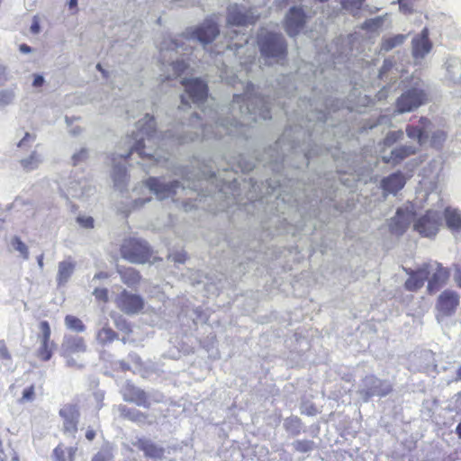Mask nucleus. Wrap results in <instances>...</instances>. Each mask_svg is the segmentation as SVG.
I'll use <instances>...</instances> for the list:
<instances>
[{
	"instance_id": "obj_15",
	"label": "nucleus",
	"mask_w": 461,
	"mask_h": 461,
	"mask_svg": "<svg viewBox=\"0 0 461 461\" xmlns=\"http://www.w3.org/2000/svg\"><path fill=\"white\" fill-rule=\"evenodd\" d=\"M458 303L459 295L457 293L450 290L444 291L438 299V321H441L443 317L452 315L455 312Z\"/></svg>"
},
{
	"instance_id": "obj_35",
	"label": "nucleus",
	"mask_w": 461,
	"mask_h": 461,
	"mask_svg": "<svg viewBox=\"0 0 461 461\" xmlns=\"http://www.w3.org/2000/svg\"><path fill=\"white\" fill-rule=\"evenodd\" d=\"M406 133L409 138L417 140L420 145H421L428 138V135L424 131L415 126H407Z\"/></svg>"
},
{
	"instance_id": "obj_40",
	"label": "nucleus",
	"mask_w": 461,
	"mask_h": 461,
	"mask_svg": "<svg viewBox=\"0 0 461 461\" xmlns=\"http://www.w3.org/2000/svg\"><path fill=\"white\" fill-rule=\"evenodd\" d=\"M51 356H52V343H50V341H49V342L41 341V346L38 350V357L44 361H48L51 358Z\"/></svg>"
},
{
	"instance_id": "obj_64",
	"label": "nucleus",
	"mask_w": 461,
	"mask_h": 461,
	"mask_svg": "<svg viewBox=\"0 0 461 461\" xmlns=\"http://www.w3.org/2000/svg\"><path fill=\"white\" fill-rule=\"evenodd\" d=\"M456 433L461 438V421L458 423V425L456 428Z\"/></svg>"
},
{
	"instance_id": "obj_53",
	"label": "nucleus",
	"mask_w": 461,
	"mask_h": 461,
	"mask_svg": "<svg viewBox=\"0 0 461 461\" xmlns=\"http://www.w3.org/2000/svg\"><path fill=\"white\" fill-rule=\"evenodd\" d=\"M170 4H172V5H174V6H181V7L188 6V5H192L189 2V0H170Z\"/></svg>"
},
{
	"instance_id": "obj_13",
	"label": "nucleus",
	"mask_w": 461,
	"mask_h": 461,
	"mask_svg": "<svg viewBox=\"0 0 461 461\" xmlns=\"http://www.w3.org/2000/svg\"><path fill=\"white\" fill-rule=\"evenodd\" d=\"M59 413L62 419V428L64 433L75 437V434L77 431L80 417L78 406L72 403L65 404L60 408Z\"/></svg>"
},
{
	"instance_id": "obj_10",
	"label": "nucleus",
	"mask_w": 461,
	"mask_h": 461,
	"mask_svg": "<svg viewBox=\"0 0 461 461\" xmlns=\"http://www.w3.org/2000/svg\"><path fill=\"white\" fill-rule=\"evenodd\" d=\"M122 257L131 263L143 264L149 258V248L145 240L131 239L122 246Z\"/></svg>"
},
{
	"instance_id": "obj_25",
	"label": "nucleus",
	"mask_w": 461,
	"mask_h": 461,
	"mask_svg": "<svg viewBox=\"0 0 461 461\" xmlns=\"http://www.w3.org/2000/svg\"><path fill=\"white\" fill-rule=\"evenodd\" d=\"M408 38V34H396L384 36L380 42V53H385L402 46Z\"/></svg>"
},
{
	"instance_id": "obj_43",
	"label": "nucleus",
	"mask_w": 461,
	"mask_h": 461,
	"mask_svg": "<svg viewBox=\"0 0 461 461\" xmlns=\"http://www.w3.org/2000/svg\"><path fill=\"white\" fill-rule=\"evenodd\" d=\"M35 140V135L29 132H24L23 138L18 141L17 147L24 149H28L34 143Z\"/></svg>"
},
{
	"instance_id": "obj_62",
	"label": "nucleus",
	"mask_w": 461,
	"mask_h": 461,
	"mask_svg": "<svg viewBox=\"0 0 461 461\" xmlns=\"http://www.w3.org/2000/svg\"><path fill=\"white\" fill-rule=\"evenodd\" d=\"M455 279L457 282L458 285L461 287V268H458L456 270V273L455 275Z\"/></svg>"
},
{
	"instance_id": "obj_12",
	"label": "nucleus",
	"mask_w": 461,
	"mask_h": 461,
	"mask_svg": "<svg viewBox=\"0 0 461 461\" xmlns=\"http://www.w3.org/2000/svg\"><path fill=\"white\" fill-rule=\"evenodd\" d=\"M311 15L304 6H293L285 15V31L290 36L297 35Z\"/></svg>"
},
{
	"instance_id": "obj_47",
	"label": "nucleus",
	"mask_w": 461,
	"mask_h": 461,
	"mask_svg": "<svg viewBox=\"0 0 461 461\" xmlns=\"http://www.w3.org/2000/svg\"><path fill=\"white\" fill-rule=\"evenodd\" d=\"M77 221L80 226L86 229L94 227V219L91 216H78Z\"/></svg>"
},
{
	"instance_id": "obj_36",
	"label": "nucleus",
	"mask_w": 461,
	"mask_h": 461,
	"mask_svg": "<svg viewBox=\"0 0 461 461\" xmlns=\"http://www.w3.org/2000/svg\"><path fill=\"white\" fill-rule=\"evenodd\" d=\"M365 0H342V7L353 15L360 11Z\"/></svg>"
},
{
	"instance_id": "obj_19",
	"label": "nucleus",
	"mask_w": 461,
	"mask_h": 461,
	"mask_svg": "<svg viewBox=\"0 0 461 461\" xmlns=\"http://www.w3.org/2000/svg\"><path fill=\"white\" fill-rule=\"evenodd\" d=\"M86 348V344L82 337L65 336L61 345V354L63 357H71L85 353Z\"/></svg>"
},
{
	"instance_id": "obj_39",
	"label": "nucleus",
	"mask_w": 461,
	"mask_h": 461,
	"mask_svg": "<svg viewBox=\"0 0 461 461\" xmlns=\"http://www.w3.org/2000/svg\"><path fill=\"white\" fill-rule=\"evenodd\" d=\"M11 244L14 249L18 251L24 259L29 258L28 247L22 241V240L19 237H14L12 239Z\"/></svg>"
},
{
	"instance_id": "obj_5",
	"label": "nucleus",
	"mask_w": 461,
	"mask_h": 461,
	"mask_svg": "<svg viewBox=\"0 0 461 461\" xmlns=\"http://www.w3.org/2000/svg\"><path fill=\"white\" fill-rule=\"evenodd\" d=\"M180 175L183 179L187 182L185 185L177 180L167 182L163 178L149 177L147 180V187L152 192L158 200H164L169 197H174L180 192H185L186 188L191 190H197L198 185L195 179L201 178H212L215 176L214 172L212 171H199L196 174H192L185 168L181 169Z\"/></svg>"
},
{
	"instance_id": "obj_26",
	"label": "nucleus",
	"mask_w": 461,
	"mask_h": 461,
	"mask_svg": "<svg viewBox=\"0 0 461 461\" xmlns=\"http://www.w3.org/2000/svg\"><path fill=\"white\" fill-rule=\"evenodd\" d=\"M122 414L131 421L140 425L152 424L153 420H149V415L136 409H127L125 406L121 408Z\"/></svg>"
},
{
	"instance_id": "obj_60",
	"label": "nucleus",
	"mask_w": 461,
	"mask_h": 461,
	"mask_svg": "<svg viewBox=\"0 0 461 461\" xmlns=\"http://www.w3.org/2000/svg\"><path fill=\"white\" fill-rule=\"evenodd\" d=\"M95 437V432L93 429H90L88 428L86 432V438L88 439V440H93Z\"/></svg>"
},
{
	"instance_id": "obj_46",
	"label": "nucleus",
	"mask_w": 461,
	"mask_h": 461,
	"mask_svg": "<svg viewBox=\"0 0 461 461\" xmlns=\"http://www.w3.org/2000/svg\"><path fill=\"white\" fill-rule=\"evenodd\" d=\"M34 400V385L25 388L21 398L22 402H29Z\"/></svg>"
},
{
	"instance_id": "obj_51",
	"label": "nucleus",
	"mask_w": 461,
	"mask_h": 461,
	"mask_svg": "<svg viewBox=\"0 0 461 461\" xmlns=\"http://www.w3.org/2000/svg\"><path fill=\"white\" fill-rule=\"evenodd\" d=\"M87 150L86 149H81L79 152H77L73 155L72 159L74 164H77L80 161L84 160L86 158Z\"/></svg>"
},
{
	"instance_id": "obj_58",
	"label": "nucleus",
	"mask_w": 461,
	"mask_h": 461,
	"mask_svg": "<svg viewBox=\"0 0 461 461\" xmlns=\"http://www.w3.org/2000/svg\"><path fill=\"white\" fill-rule=\"evenodd\" d=\"M108 278V274L105 272H100L94 276L92 282H95L97 279H105Z\"/></svg>"
},
{
	"instance_id": "obj_45",
	"label": "nucleus",
	"mask_w": 461,
	"mask_h": 461,
	"mask_svg": "<svg viewBox=\"0 0 461 461\" xmlns=\"http://www.w3.org/2000/svg\"><path fill=\"white\" fill-rule=\"evenodd\" d=\"M41 331V341L49 342L50 340V327L48 321H43L40 323Z\"/></svg>"
},
{
	"instance_id": "obj_3",
	"label": "nucleus",
	"mask_w": 461,
	"mask_h": 461,
	"mask_svg": "<svg viewBox=\"0 0 461 461\" xmlns=\"http://www.w3.org/2000/svg\"><path fill=\"white\" fill-rule=\"evenodd\" d=\"M302 104L309 106V111L304 115L297 114L296 121L293 125L285 128L282 136L275 143L274 150L276 154H270L267 158H261L258 160L266 163H279L284 160L285 150H295L300 148V138L311 137L316 131L319 124H323L328 118V113L339 108V101L331 97L317 96L315 94L309 98L307 104L304 99L301 100ZM270 148L267 152H272Z\"/></svg>"
},
{
	"instance_id": "obj_17",
	"label": "nucleus",
	"mask_w": 461,
	"mask_h": 461,
	"mask_svg": "<svg viewBox=\"0 0 461 461\" xmlns=\"http://www.w3.org/2000/svg\"><path fill=\"white\" fill-rule=\"evenodd\" d=\"M118 307L127 314H135L142 310L143 299L138 295L123 290L117 298Z\"/></svg>"
},
{
	"instance_id": "obj_56",
	"label": "nucleus",
	"mask_w": 461,
	"mask_h": 461,
	"mask_svg": "<svg viewBox=\"0 0 461 461\" xmlns=\"http://www.w3.org/2000/svg\"><path fill=\"white\" fill-rule=\"evenodd\" d=\"M64 357L66 358L67 365L68 366L82 367V365H78L77 362L76 361V359L73 357V356Z\"/></svg>"
},
{
	"instance_id": "obj_1",
	"label": "nucleus",
	"mask_w": 461,
	"mask_h": 461,
	"mask_svg": "<svg viewBox=\"0 0 461 461\" xmlns=\"http://www.w3.org/2000/svg\"><path fill=\"white\" fill-rule=\"evenodd\" d=\"M185 86V95H181V104L178 111L190 108L189 100L198 108H201L204 117H208L213 124H201L202 117L197 113H193L190 117V123L185 126L176 127L174 130H167L159 140L156 132V122L154 117L146 113L145 116L136 123V131L126 136L122 144L126 148L125 152L118 155L122 158H129L131 154L137 153L142 159L159 163L167 160L166 154H162L152 145H165L167 140L175 144H184L202 139L222 138L223 135L239 137L245 134V127L259 120L271 119V107L267 99L262 96L251 97L249 91L244 95H234L233 100L229 107L230 118H221L216 110L207 111L203 104L207 102L208 87L206 83L200 78L181 81Z\"/></svg>"
},
{
	"instance_id": "obj_24",
	"label": "nucleus",
	"mask_w": 461,
	"mask_h": 461,
	"mask_svg": "<svg viewBox=\"0 0 461 461\" xmlns=\"http://www.w3.org/2000/svg\"><path fill=\"white\" fill-rule=\"evenodd\" d=\"M76 268V263L71 259H67L59 263L57 283L63 285L68 283Z\"/></svg>"
},
{
	"instance_id": "obj_50",
	"label": "nucleus",
	"mask_w": 461,
	"mask_h": 461,
	"mask_svg": "<svg viewBox=\"0 0 461 461\" xmlns=\"http://www.w3.org/2000/svg\"><path fill=\"white\" fill-rule=\"evenodd\" d=\"M30 32L32 34H38L41 32L40 19L38 16H34L30 26Z\"/></svg>"
},
{
	"instance_id": "obj_59",
	"label": "nucleus",
	"mask_w": 461,
	"mask_h": 461,
	"mask_svg": "<svg viewBox=\"0 0 461 461\" xmlns=\"http://www.w3.org/2000/svg\"><path fill=\"white\" fill-rule=\"evenodd\" d=\"M6 80V68L0 64V83Z\"/></svg>"
},
{
	"instance_id": "obj_4",
	"label": "nucleus",
	"mask_w": 461,
	"mask_h": 461,
	"mask_svg": "<svg viewBox=\"0 0 461 461\" xmlns=\"http://www.w3.org/2000/svg\"><path fill=\"white\" fill-rule=\"evenodd\" d=\"M259 14L253 9H247L243 5H233L228 7L227 23L229 26H245L256 23ZM225 37L228 39L226 50H234L239 57L240 66L249 72L250 66L255 61V50H252L248 58L242 59L240 57V50L248 46L249 35L245 30H238L229 27Z\"/></svg>"
},
{
	"instance_id": "obj_49",
	"label": "nucleus",
	"mask_w": 461,
	"mask_h": 461,
	"mask_svg": "<svg viewBox=\"0 0 461 461\" xmlns=\"http://www.w3.org/2000/svg\"><path fill=\"white\" fill-rule=\"evenodd\" d=\"M393 66V61L391 59H385L380 69L379 76L383 78L384 75L389 71Z\"/></svg>"
},
{
	"instance_id": "obj_55",
	"label": "nucleus",
	"mask_w": 461,
	"mask_h": 461,
	"mask_svg": "<svg viewBox=\"0 0 461 461\" xmlns=\"http://www.w3.org/2000/svg\"><path fill=\"white\" fill-rule=\"evenodd\" d=\"M150 201V198H138V199H134L133 200V207L134 208H138V207H141L142 205H144L146 203L149 202Z\"/></svg>"
},
{
	"instance_id": "obj_33",
	"label": "nucleus",
	"mask_w": 461,
	"mask_h": 461,
	"mask_svg": "<svg viewBox=\"0 0 461 461\" xmlns=\"http://www.w3.org/2000/svg\"><path fill=\"white\" fill-rule=\"evenodd\" d=\"M64 323L66 328L72 331L84 332L86 330L83 321L74 315H67L64 319Z\"/></svg>"
},
{
	"instance_id": "obj_31",
	"label": "nucleus",
	"mask_w": 461,
	"mask_h": 461,
	"mask_svg": "<svg viewBox=\"0 0 461 461\" xmlns=\"http://www.w3.org/2000/svg\"><path fill=\"white\" fill-rule=\"evenodd\" d=\"M95 338L99 344L105 346L112 343L117 338V334L111 328L103 327L97 331Z\"/></svg>"
},
{
	"instance_id": "obj_42",
	"label": "nucleus",
	"mask_w": 461,
	"mask_h": 461,
	"mask_svg": "<svg viewBox=\"0 0 461 461\" xmlns=\"http://www.w3.org/2000/svg\"><path fill=\"white\" fill-rule=\"evenodd\" d=\"M15 98V93L12 89H5L0 91V105L5 106L11 104Z\"/></svg>"
},
{
	"instance_id": "obj_38",
	"label": "nucleus",
	"mask_w": 461,
	"mask_h": 461,
	"mask_svg": "<svg viewBox=\"0 0 461 461\" xmlns=\"http://www.w3.org/2000/svg\"><path fill=\"white\" fill-rule=\"evenodd\" d=\"M460 66V61L457 58H449L445 62V68L447 73V77L450 80L456 79V69Z\"/></svg>"
},
{
	"instance_id": "obj_48",
	"label": "nucleus",
	"mask_w": 461,
	"mask_h": 461,
	"mask_svg": "<svg viewBox=\"0 0 461 461\" xmlns=\"http://www.w3.org/2000/svg\"><path fill=\"white\" fill-rule=\"evenodd\" d=\"M93 294L99 301L107 302L108 300V291L105 288H95Z\"/></svg>"
},
{
	"instance_id": "obj_18",
	"label": "nucleus",
	"mask_w": 461,
	"mask_h": 461,
	"mask_svg": "<svg viewBox=\"0 0 461 461\" xmlns=\"http://www.w3.org/2000/svg\"><path fill=\"white\" fill-rule=\"evenodd\" d=\"M123 400L135 403L138 406L149 408L150 402L148 394L140 388L136 387L131 383H126L122 388Z\"/></svg>"
},
{
	"instance_id": "obj_11",
	"label": "nucleus",
	"mask_w": 461,
	"mask_h": 461,
	"mask_svg": "<svg viewBox=\"0 0 461 461\" xmlns=\"http://www.w3.org/2000/svg\"><path fill=\"white\" fill-rule=\"evenodd\" d=\"M441 221L442 215L438 211L428 210L424 215L417 219L414 230L423 237L431 238L438 231Z\"/></svg>"
},
{
	"instance_id": "obj_63",
	"label": "nucleus",
	"mask_w": 461,
	"mask_h": 461,
	"mask_svg": "<svg viewBox=\"0 0 461 461\" xmlns=\"http://www.w3.org/2000/svg\"><path fill=\"white\" fill-rule=\"evenodd\" d=\"M37 263H38L39 267H40L41 269H42V268H43V266H44V265H43V255H41V256H39V257H38V258H37Z\"/></svg>"
},
{
	"instance_id": "obj_44",
	"label": "nucleus",
	"mask_w": 461,
	"mask_h": 461,
	"mask_svg": "<svg viewBox=\"0 0 461 461\" xmlns=\"http://www.w3.org/2000/svg\"><path fill=\"white\" fill-rule=\"evenodd\" d=\"M285 426L287 429L292 430L293 433H299L300 431V420L298 418L285 420Z\"/></svg>"
},
{
	"instance_id": "obj_52",
	"label": "nucleus",
	"mask_w": 461,
	"mask_h": 461,
	"mask_svg": "<svg viewBox=\"0 0 461 461\" xmlns=\"http://www.w3.org/2000/svg\"><path fill=\"white\" fill-rule=\"evenodd\" d=\"M109 454L106 451H98L94 457L92 458V461H108Z\"/></svg>"
},
{
	"instance_id": "obj_30",
	"label": "nucleus",
	"mask_w": 461,
	"mask_h": 461,
	"mask_svg": "<svg viewBox=\"0 0 461 461\" xmlns=\"http://www.w3.org/2000/svg\"><path fill=\"white\" fill-rule=\"evenodd\" d=\"M41 162V156L35 150L28 158L20 160L21 166L25 171H32L38 168Z\"/></svg>"
},
{
	"instance_id": "obj_8",
	"label": "nucleus",
	"mask_w": 461,
	"mask_h": 461,
	"mask_svg": "<svg viewBox=\"0 0 461 461\" xmlns=\"http://www.w3.org/2000/svg\"><path fill=\"white\" fill-rule=\"evenodd\" d=\"M426 99L423 83L418 80L397 99L395 112L398 113L412 112L423 104Z\"/></svg>"
},
{
	"instance_id": "obj_6",
	"label": "nucleus",
	"mask_w": 461,
	"mask_h": 461,
	"mask_svg": "<svg viewBox=\"0 0 461 461\" xmlns=\"http://www.w3.org/2000/svg\"><path fill=\"white\" fill-rule=\"evenodd\" d=\"M410 277L405 282L406 289L415 291L422 287L428 280V290L430 294L437 292L448 279L449 272L437 261L423 264L416 271L409 273Z\"/></svg>"
},
{
	"instance_id": "obj_22",
	"label": "nucleus",
	"mask_w": 461,
	"mask_h": 461,
	"mask_svg": "<svg viewBox=\"0 0 461 461\" xmlns=\"http://www.w3.org/2000/svg\"><path fill=\"white\" fill-rule=\"evenodd\" d=\"M137 447L144 452L145 456L152 459H162L165 454V448L150 439L140 438L138 440Z\"/></svg>"
},
{
	"instance_id": "obj_14",
	"label": "nucleus",
	"mask_w": 461,
	"mask_h": 461,
	"mask_svg": "<svg viewBox=\"0 0 461 461\" xmlns=\"http://www.w3.org/2000/svg\"><path fill=\"white\" fill-rule=\"evenodd\" d=\"M432 43L429 39L428 28H423L421 32L411 41V55L415 65H420L423 59L430 52Z\"/></svg>"
},
{
	"instance_id": "obj_41",
	"label": "nucleus",
	"mask_w": 461,
	"mask_h": 461,
	"mask_svg": "<svg viewBox=\"0 0 461 461\" xmlns=\"http://www.w3.org/2000/svg\"><path fill=\"white\" fill-rule=\"evenodd\" d=\"M403 138V131H390L387 133L386 137L384 140V146L391 147L394 143H396L398 140H402Z\"/></svg>"
},
{
	"instance_id": "obj_23",
	"label": "nucleus",
	"mask_w": 461,
	"mask_h": 461,
	"mask_svg": "<svg viewBox=\"0 0 461 461\" xmlns=\"http://www.w3.org/2000/svg\"><path fill=\"white\" fill-rule=\"evenodd\" d=\"M405 185V177L402 172L391 174L382 181L384 193L395 194Z\"/></svg>"
},
{
	"instance_id": "obj_20",
	"label": "nucleus",
	"mask_w": 461,
	"mask_h": 461,
	"mask_svg": "<svg viewBox=\"0 0 461 461\" xmlns=\"http://www.w3.org/2000/svg\"><path fill=\"white\" fill-rule=\"evenodd\" d=\"M94 193L95 188L87 180L82 179L70 182L66 190L65 195L72 198H85L91 196Z\"/></svg>"
},
{
	"instance_id": "obj_34",
	"label": "nucleus",
	"mask_w": 461,
	"mask_h": 461,
	"mask_svg": "<svg viewBox=\"0 0 461 461\" xmlns=\"http://www.w3.org/2000/svg\"><path fill=\"white\" fill-rule=\"evenodd\" d=\"M387 14L367 19L364 22L362 28L370 32H375L381 28L386 19Z\"/></svg>"
},
{
	"instance_id": "obj_54",
	"label": "nucleus",
	"mask_w": 461,
	"mask_h": 461,
	"mask_svg": "<svg viewBox=\"0 0 461 461\" xmlns=\"http://www.w3.org/2000/svg\"><path fill=\"white\" fill-rule=\"evenodd\" d=\"M44 83V77L41 75H35L32 86L35 87L41 86Z\"/></svg>"
},
{
	"instance_id": "obj_9",
	"label": "nucleus",
	"mask_w": 461,
	"mask_h": 461,
	"mask_svg": "<svg viewBox=\"0 0 461 461\" xmlns=\"http://www.w3.org/2000/svg\"><path fill=\"white\" fill-rule=\"evenodd\" d=\"M393 390L392 384L387 380H382L373 375L365 376L357 390V394L367 402L372 397H384Z\"/></svg>"
},
{
	"instance_id": "obj_28",
	"label": "nucleus",
	"mask_w": 461,
	"mask_h": 461,
	"mask_svg": "<svg viewBox=\"0 0 461 461\" xmlns=\"http://www.w3.org/2000/svg\"><path fill=\"white\" fill-rule=\"evenodd\" d=\"M122 281L128 286H133L140 282V274L132 267H117Z\"/></svg>"
},
{
	"instance_id": "obj_27",
	"label": "nucleus",
	"mask_w": 461,
	"mask_h": 461,
	"mask_svg": "<svg viewBox=\"0 0 461 461\" xmlns=\"http://www.w3.org/2000/svg\"><path fill=\"white\" fill-rule=\"evenodd\" d=\"M447 226L453 231L461 230V211L454 208L445 210Z\"/></svg>"
},
{
	"instance_id": "obj_21",
	"label": "nucleus",
	"mask_w": 461,
	"mask_h": 461,
	"mask_svg": "<svg viewBox=\"0 0 461 461\" xmlns=\"http://www.w3.org/2000/svg\"><path fill=\"white\" fill-rule=\"evenodd\" d=\"M418 147L415 145H402L391 150L388 155L383 156V160L385 163H392L393 165L400 163L405 158L416 153Z\"/></svg>"
},
{
	"instance_id": "obj_57",
	"label": "nucleus",
	"mask_w": 461,
	"mask_h": 461,
	"mask_svg": "<svg viewBox=\"0 0 461 461\" xmlns=\"http://www.w3.org/2000/svg\"><path fill=\"white\" fill-rule=\"evenodd\" d=\"M19 50L23 54H28L32 51V49L27 44H21Z\"/></svg>"
},
{
	"instance_id": "obj_61",
	"label": "nucleus",
	"mask_w": 461,
	"mask_h": 461,
	"mask_svg": "<svg viewBox=\"0 0 461 461\" xmlns=\"http://www.w3.org/2000/svg\"><path fill=\"white\" fill-rule=\"evenodd\" d=\"M173 260L178 263H183L185 261V255L182 253L176 254L173 256Z\"/></svg>"
},
{
	"instance_id": "obj_37",
	"label": "nucleus",
	"mask_w": 461,
	"mask_h": 461,
	"mask_svg": "<svg viewBox=\"0 0 461 461\" xmlns=\"http://www.w3.org/2000/svg\"><path fill=\"white\" fill-rule=\"evenodd\" d=\"M292 445L294 448L300 453H308L315 448L314 442L309 439L295 440Z\"/></svg>"
},
{
	"instance_id": "obj_2",
	"label": "nucleus",
	"mask_w": 461,
	"mask_h": 461,
	"mask_svg": "<svg viewBox=\"0 0 461 461\" xmlns=\"http://www.w3.org/2000/svg\"><path fill=\"white\" fill-rule=\"evenodd\" d=\"M220 29L212 18L205 19L202 23L190 26L179 36L164 38L158 43L160 77L161 80H169L181 76L190 66L200 60V50H195L192 43H199L203 55L211 56L212 53L220 54V50H213L210 44L219 35ZM204 56H203V59Z\"/></svg>"
},
{
	"instance_id": "obj_29",
	"label": "nucleus",
	"mask_w": 461,
	"mask_h": 461,
	"mask_svg": "<svg viewBox=\"0 0 461 461\" xmlns=\"http://www.w3.org/2000/svg\"><path fill=\"white\" fill-rule=\"evenodd\" d=\"M113 179L114 185L122 190L125 185L127 180L126 167L122 164H115L113 167Z\"/></svg>"
},
{
	"instance_id": "obj_7",
	"label": "nucleus",
	"mask_w": 461,
	"mask_h": 461,
	"mask_svg": "<svg viewBox=\"0 0 461 461\" xmlns=\"http://www.w3.org/2000/svg\"><path fill=\"white\" fill-rule=\"evenodd\" d=\"M258 44L266 63H279L286 57L287 45L282 34L262 31L258 36Z\"/></svg>"
},
{
	"instance_id": "obj_16",
	"label": "nucleus",
	"mask_w": 461,
	"mask_h": 461,
	"mask_svg": "<svg viewBox=\"0 0 461 461\" xmlns=\"http://www.w3.org/2000/svg\"><path fill=\"white\" fill-rule=\"evenodd\" d=\"M412 221L413 213L409 206L398 208L395 216L390 220V230L394 235H402Z\"/></svg>"
},
{
	"instance_id": "obj_32",
	"label": "nucleus",
	"mask_w": 461,
	"mask_h": 461,
	"mask_svg": "<svg viewBox=\"0 0 461 461\" xmlns=\"http://www.w3.org/2000/svg\"><path fill=\"white\" fill-rule=\"evenodd\" d=\"M77 452V447H68L63 448L61 447H57L54 449L53 455L56 458V461H74V456Z\"/></svg>"
}]
</instances>
